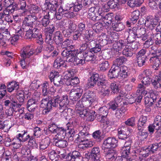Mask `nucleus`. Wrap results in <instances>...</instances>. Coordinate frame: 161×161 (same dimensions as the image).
<instances>
[{"label": "nucleus", "mask_w": 161, "mask_h": 161, "mask_svg": "<svg viewBox=\"0 0 161 161\" xmlns=\"http://www.w3.org/2000/svg\"><path fill=\"white\" fill-rule=\"evenodd\" d=\"M127 68L125 66L120 67L113 64L109 71L108 75L110 79L120 76L123 78L127 77Z\"/></svg>", "instance_id": "1"}, {"label": "nucleus", "mask_w": 161, "mask_h": 161, "mask_svg": "<svg viewBox=\"0 0 161 161\" xmlns=\"http://www.w3.org/2000/svg\"><path fill=\"white\" fill-rule=\"evenodd\" d=\"M54 105L56 107L59 105V108L61 113L64 111L67 108V105L69 104V101L68 97L67 95L61 97L59 95L54 96Z\"/></svg>", "instance_id": "2"}, {"label": "nucleus", "mask_w": 161, "mask_h": 161, "mask_svg": "<svg viewBox=\"0 0 161 161\" xmlns=\"http://www.w3.org/2000/svg\"><path fill=\"white\" fill-rule=\"evenodd\" d=\"M48 97L44 98L42 99L41 101V106L44 108L42 111V114L44 115L47 114L50 112L52 108V106L53 107H56V106L54 105V96L52 97V95L50 96L48 95Z\"/></svg>", "instance_id": "3"}, {"label": "nucleus", "mask_w": 161, "mask_h": 161, "mask_svg": "<svg viewBox=\"0 0 161 161\" xmlns=\"http://www.w3.org/2000/svg\"><path fill=\"white\" fill-rule=\"evenodd\" d=\"M35 53V51L33 48H30V46H28L24 47L21 51V56L22 60L20 61L21 66L23 68H25L26 64L25 59L29 58Z\"/></svg>", "instance_id": "4"}, {"label": "nucleus", "mask_w": 161, "mask_h": 161, "mask_svg": "<svg viewBox=\"0 0 161 161\" xmlns=\"http://www.w3.org/2000/svg\"><path fill=\"white\" fill-rule=\"evenodd\" d=\"M49 77L51 82L53 81V84L55 86H58L64 83V79L61 78L58 72L52 71L50 73Z\"/></svg>", "instance_id": "5"}, {"label": "nucleus", "mask_w": 161, "mask_h": 161, "mask_svg": "<svg viewBox=\"0 0 161 161\" xmlns=\"http://www.w3.org/2000/svg\"><path fill=\"white\" fill-rule=\"evenodd\" d=\"M77 54V50L69 51L67 49L64 50L61 53L62 55L65 58L66 62L69 63H73Z\"/></svg>", "instance_id": "6"}, {"label": "nucleus", "mask_w": 161, "mask_h": 161, "mask_svg": "<svg viewBox=\"0 0 161 161\" xmlns=\"http://www.w3.org/2000/svg\"><path fill=\"white\" fill-rule=\"evenodd\" d=\"M100 9L96 7H91L88 11V17L89 19L94 20L96 19L97 20H100V13L101 10Z\"/></svg>", "instance_id": "7"}, {"label": "nucleus", "mask_w": 161, "mask_h": 161, "mask_svg": "<svg viewBox=\"0 0 161 161\" xmlns=\"http://www.w3.org/2000/svg\"><path fill=\"white\" fill-rule=\"evenodd\" d=\"M117 143L118 141L115 138L109 137L104 141L103 145L104 148L110 149L115 147L117 145Z\"/></svg>", "instance_id": "8"}, {"label": "nucleus", "mask_w": 161, "mask_h": 161, "mask_svg": "<svg viewBox=\"0 0 161 161\" xmlns=\"http://www.w3.org/2000/svg\"><path fill=\"white\" fill-rule=\"evenodd\" d=\"M89 134L88 132H85L84 130H81L78 134L75 142L77 143L87 141L89 139Z\"/></svg>", "instance_id": "9"}, {"label": "nucleus", "mask_w": 161, "mask_h": 161, "mask_svg": "<svg viewBox=\"0 0 161 161\" xmlns=\"http://www.w3.org/2000/svg\"><path fill=\"white\" fill-rule=\"evenodd\" d=\"M129 133L130 131L126 126H122L118 129V137L120 139H124L127 138Z\"/></svg>", "instance_id": "10"}, {"label": "nucleus", "mask_w": 161, "mask_h": 161, "mask_svg": "<svg viewBox=\"0 0 161 161\" xmlns=\"http://www.w3.org/2000/svg\"><path fill=\"white\" fill-rule=\"evenodd\" d=\"M145 32L146 29L144 28L137 27H134L132 28V30H130V33H133L137 38H140L141 39L145 34Z\"/></svg>", "instance_id": "11"}, {"label": "nucleus", "mask_w": 161, "mask_h": 161, "mask_svg": "<svg viewBox=\"0 0 161 161\" xmlns=\"http://www.w3.org/2000/svg\"><path fill=\"white\" fill-rule=\"evenodd\" d=\"M100 157V148L98 147L93 148L89 155L90 158L93 161H97L99 160Z\"/></svg>", "instance_id": "12"}, {"label": "nucleus", "mask_w": 161, "mask_h": 161, "mask_svg": "<svg viewBox=\"0 0 161 161\" xmlns=\"http://www.w3.org/2000/svg\"><path fill=\"white\" fill-rule=\"evenodd\" d=\"M105 154L106 158L108 160L116 161V160L118 156L117 152L116 150L114 149H109Z\"/></svg>", "instance_id": "13"}, {"label": "nucleus", "mask_w": 161, "mask_h": 161, "mask_svg": "<svg viewBox=\"0 0 161 161\" xmlns=\"http://www.w3.org/2000/svg\"><path fill=\"white\" fill-rule=\"evenodd\" d=\"M54 15V14L51 12H48L47 14L44 16L41 22L42 26L45 27H47L50 22V19H53Z\"/></svg>", "instance_id": "14"}, {"label": "nucleus", "mask_w": 161, "mask_h": 161, "mask_svg": "<svg viewBox=\"0 0 161 161\" xmlns=\"http://www.w3.org/2000/svg\"><path fill=\"white\" fill-rule=\"evenodd\" d=\"M126 46V43L123 40H120L117 42L114 43L113 48L116 52L121 51Z\"/></svg>", "instance_id": "15"}, {"label": "nucleus", "mask_w": 161, "mask_h": 161, "mask_svg": "<svg viewBox=\"0 0 161 161\" xmlns=\"http://www.w3.org/2000/svg\"><path fill=\"white\" fill-rule=\"evenodd\" d=\"M147 117L142 115L139 119L137 125V128L138 130H141L142 128H144L147 126Z\"/></svg>", "instance_id": "16"}, {"label": "nucleus", "mask_w": 161, "mask_h": 161, "mask_svg": "<svg viewBox=\"0 0 161 161\" xmlns=\"http://www.w3.org/2000/svg\"><path fill=\"white\" fill-rule=\"evenodd\" d=\"M66 130L61 127L56 133L57 134L55 136L56 140H62L65 138L66 135Z\"/></svg>", "instance_id": "17"}, {"label": "nucleus", "mask_w": 161, "mask_h": 161, "mask_svg": "<svg viewBox=\"0 0 161 161\" xmlns=\"http://www.w3.org/2000/svg\"><path fill=\"white\" fill-rule=\"evenodd\" d=\"M54 42L58 45H61L63 41V36L59 31H57L54 33Z\"/></svg>", "instance_id": "18"}, {"label": "nucleus", "mask_w": 161, "mask_h": 161, "mask_svg": "<svg viewBox=\"0 0 161 161\" xmlns=\"http://www.w3.org/2000/svg\"><path fill=\"white\" fill-rule=\"evenodd\" d=\"M19 28L15 30L16 32L18 33V34L15 35L12 37L10 38L9 40V44L11 43L12 44H13L14 42L17 41L19 38V36H22V35L23 32L22 30L20 27L19 26Z\"/></svg>", "instance_id": "19"}, {"label": "nucleus", "mask_w": 161, "mask_h": 161, "mask_svg": "<svg viewBox=\"0 0 161 161\" xmlns=\"http://www.w3.org/2000/svg\"><path fill=\"white\" fill-rule=\"evenodd\" d=\"M83 56L85 61H93L95 59L94 53L90 50L86 51L83 54Z\"/></svg>", "instance_id": "20"}, {"label": "nucleus", "mask_w": 161, "mask_h": 161, "mask_svg": "<svg viewBox=\"0 0 161 161\" xmlns=\"http://www.w3.org/2000/svg\"><path fill=\"white\" fill-rule=\"evenodd\" d=\"M86 8V5L84 0H76L75 5L73 7L74 11L77 12L82 8Z\"/></svg>", "instance_id": "21"}, {"label": "nucleus", "mask_w": 161, "mask_h": 161, "mask_svg": "<svg viewBox=\"0 0 161 161\" xmlns=\"http://www.w3.org/2000/svg\"><path fill=\"white\" fill-rule=\"evenodd\" d=\"M151 63L153 64V68L155 70H158L161 64L159 58L152 57L150 59Z\"/></svg>", "instance_id": "22"}, {"label": "nucleus", "mask_w": 161, "mask_h": 161, "mask_svg": "<svg viewBox=\"0 0 161 161\" xmlns=\"http://www.w3.org/2000/svg\"><path fill=\"white\" fill-rule=\"evenodd\" d=\"M113 29L117 31H122L125 28V26L121 22H117L113 21L112 23Z\"/></svg>", "instance_id": "23"}, {"label": "nucleus", "mask_w": 161, "mask_h": 161, "mask_svg": "<svg viewBox=\"0 0 161 161\" xmlns=\"http://www.w3.org/2000/svg\"><path fill=\"white\" fill-rule=\"evenodd\" d=\"M88 34H85V38L86 40L88 41L94 39V37H96L97 33L93 29H91L88 30Z\"/></svg>", "instance_id": "24"}, {"label": "nucleus", "mask_w": 161, "mask_h": 161, "mask_svg": "<svg viewBox=\"0 0 161 161\" xmlns=\"http://www.w3.org/2000/svg\"><path fill=\"white\" fill-rule=\"evenodd\" d=\"M82 100L84 102H86L90 105L95 101L93 97L87 93H85L82 97Z\"/></svg>", "instance_id": "25"}, {"label": "nucleus", "mask_w": 161, "mask_h": 161, "mask_svg": "<svg viewBox=\"0 0 161 161\" xmlns=\"http://www.w3.org/2000/svg\"><path fill=\"white\" fill-rule=\"evenodd\" d=\"M72 42V41L69 38H66L61 44V47L63 48H69V49H72L74 47V46L71 44Z\"/></svg>", "instance_id": "26"}, {"label": "nucleus", "mask_w": 161, "mask_h": 161, "mask_svg": "<svg viewBox=\"0 0 161 161\" xmlns=\"http://www.w3.org/2000/svg\"><path fill=\"white\" fill-rule=\"evenodd\" d=\"M127 60V59L124 56H121L116 59L113 62V65L120 67H123L121 65L123 63Z\"/></svg>", "instance_id": "27"}, {"label": "nucleus", "mask_w": 161, "mask_h": 161, "mask_svg": "<svg viewBox=\"0 0 161 161\" xmlns=\"http://www.w3.org/2000/svg\"><path fill=\"white\" fill-rule=\"evenodd\" d=\"M100 14V17L99 18V19H100V20H103V19H105L111 23H112V20L113 19V16L112 15H111V14H107L105 12L103 11L101 12Z\"/></svg>", "instance_id": "28"}, {"label": "nucleus", "mask_w": 161, "mask_h": 161, "mask_svg": "<svg viewBox=\"0 0 161 161\" xmlns=\"http://www.w3.org/2000/svg\"><path fill=\"white\" fill-rule=\"evenodd\" d=\"M140 154L143 157H147L151 153V152L149 146H146L141 148L140 151Z\"/></svg>", "instance_id": "29"}, {"label": "nucleus", "mask_w": 161, "mask_h": 161, "mask_svg": "<svg viewBox=\"0 0 161 161\" xmlns=\"http://www.w3.org/2000/svg\"><path fill=\"white\" fill-rule=\"evenodd\" d=\"M92 136L97 142H100L104 138L102 133L100 130H97L94 132L92 134Z\"/></svg>", "instance_id": "30"}, {"label": "nucleus", "mask_w": 161, "mask_h": 161, "mask_svg": "<svg viewBox=\"0 0 161 161\" xmlns=\"http://www.w3.org/2000/svg\"><path fill=\"white\" fill-rule=\"evenodd\" d=\"M17 138L20 142H25L30 138V136L27 134V131L24 130L23 133H20L17 136Z\"/></svg>", "instance_id": "31"}, {"label": "nucleus", "mask_w": 161, "mask_h": 161, "mask_svg": "<svg viewBox=\"0 0 161 161\" xmlns=\"http://www.w3.org/2000/svg\"><path fill=\"white\" fill-rule=\"evenodd\" d=\"M97 85L102 89L107 87L108 86V80L105 79L101 78L97 82Z\"/></svg>", "instance_id": "32"}, {"label": "nucleus", "mask_w": 161, "mask_h": 161, "mask_svg": "<svg viewBox=\"0 0 161 161\" xmlns=\"http://www.w3.org/2000/svg\"><path fill=\"white\" fill-rule=\"evenodd\" d=\"M161 80V74L158 77V76L155 78L154 79H152L151 80L152 84L155 89H157L161 87V84L159 81Z\"/></svg>", "instance_id": "33"}, {"label": "nucleus", "mask_w": 161, "mask_h": 161, "mask_svg": "<svg viewBox=\"0 0 161 161\" xmlns=\"http://www.w3.org/2000/svg\"><path fill=\"white\" fill-rule=\"evenodd\" d=\"M140 12L138 10L133 11L131 13L130 19L133 23H136L139 18Z\"/></svg>", "instance_id": "34"}, {"label": "nucleus", "mask_w": 161, "mask_h": 161, "mask_svg": "<svg viewBox=\"0 0 161 161\" xmlns=\"http://www.w3.org/2000/svg\"><path fill=\"white\" fill-rule=\"evenodd\" d=\"M98 113L102 118L103 119L108 114V108L106 106H103L100 108L98 110Z\"/></svg>", "instance_id": "35"}, {"label": "nucleus", "mask_w": 161, "mask_h": 161, "mask_svg": "<svg viewBox=\"0 0 161 161\" xmlns=\"http://www.w3.org/2000/svg\"><path fill=\"white\" fill-rule=\"evenodd\" d=\"M80 157H81V154L79 152L74 151L72 152L70 155L68 157V160L70 161H75L76 158Z\"/></svg>", "instance_id": "36"}, {"label": "nucleus", "mask_w": 161, "mask_h": 161, "mask_svg": "<svg viewBox=\"0 0 161 161\" xmlns=\"http://www.w3.org/2000/svg\"><path fill=\"white\" fill-rule=\"evenodd\" d=\"M110 87L111 90L114 93H117L119 90V85L115 82H114L111 83Z\"/></svg>", "instance_id": "37"}, {"label": "nucleus", "mask_w": 161, "mask_h": 161, "mask_svg": "<svg viewBox=\"0 0 161 161\" xmlns=\"http://www.w3.org/2000/svg\"><path fill=\"white\" fill-rule=\"evenodd\" d=\"M106 38H107V36L105 34L101 35L99 36V39L98 40V43L101 47L104 46L108 43L107 40L105 39Z\"/></svg>", "instance_id": "38"}, {"label": "nucleus", "mask_w": 161, "mask_h": 161, "mask_svg": "<svg viewBox=\"0 0 161 161\" xmlns=\"http://www.w3.org/2000/svg\"><path fill=\"white\" fill-rule=\"evenodd\" d=\"M55 142V145L59 147H65L68 145V142L66 140H57Z\"/></svg>", "instance_id": "39"}, {"label": "nucleus", "mask_w": 161, "mask_h": 161, "mask_svg": "<svg viewBox=\"0 0 161 161\" xmlns=\"http://www.w3.org/2000/svg\"><path fill=\"white\" fill-rule=\"evenodd\" d=\"M63 11V8L61 7H60L58 9V11H56L55 12H51L52 13L54 14V18L56 17L58 20L61 19L63 16V14L62 12Z\"/></svg>", "instance_id": "40"}, {"label": "nucleus", "mask_w": 161, "mask_h": 161, "mask_svg": "<svg viewBox=\"0 0 161 161\" xmlns=\"http://www.w3.org/2000/svg\"><path fill=\"white\" fill-rule=\"evenodd\" d=\"M50 144L49 141L47 139H42L40 143V148L42 150L46 148Z\"/></svg>", "instance_id": "41"}, {"label": "nucleus", "mask_w": 161, "mask_h": 161, "mask_svg": "<svg viewBox=\"0 0 161 161\" xmlns=\"http://www.w3.org/2000/svg\"><path fill=\"white\" fill-rule=\"evenodd\" d=\"M61 127H58L55 123L51 124L48 126V128L50 131L53 133H56Z\"/></svg>", "instance_id": "42"}, {"label": "nucleus", "mask_w": 161, "mask_h": 161, "mask_svg": "<svg viewBox=\"0 0 161 161\" xmlns=\"http://www.w3.org/2000/svg\"><path fill=\"white\" fill-rule=\"evenodd\" d=\"M139 130V131L138 132L139 137L142 140L146 139L148 136L147 132L144 130L143 128H142V130Z\"/></svg>", "instance_id": "43"}, {"label": "nucleus", "mask_w": 161, "mask_h": 161, "mask_svg": "<svg viewBox=\"0 0 161 161\" xmlns=\"http://www.w3.org/2000/svg\"><path fill=\"white\" fill-rule=\"evenodd\" d=\"M77 112L80 117H87V114L89 112V109L84 108L81 109H78Z\"/></svg>", "instance_id": "44"}, {"label": "nucleus", "mask_w": 161, "mask_h": 161, "mask_svg": "<svg viewBox=\"0 0 161 161\" xmlns=\"http://www.w3.org/2000/svg\"><path fill=\"white\" fill-rule=\"evenodd\" d=\"M4 105L6 106H10L13 108L17 106V101L14 100H6L4 102Z\"/></svg>", "instance_id": "45"}, {"label": "nucleus", "mask_w": 161, "mask_h": 161, "mask_svg": "<svg viewBox=\"0 0 161 161\" xmlns=\"http://www.w3.org/2000/svg\"><path fill=\"white\" fill-rule=\"evenodd\" d=\"M100 70L103 71H105L109 67V64L107 61H103L99 65Z\"/></svg>", "instance_id": "46"}, {"label": "nucleus", "mask_w": 161, "mask_h": 161, "mask_svg": "<svg viewBox=\"0 0 161 161\" xmlns=\"http://www.w3.org/2000/svg\"><path fill=\"white\" fill-rule=\"evenodd\" d=\"M75 92H74L72 90L69 92L70 99L73 101L77 100L81 97Z\"/></svg>", "instance_id": "47"}, {"label": "nucleus", "mask_w": 161, "mask_h": 161, "mask_svg": "<svg viewBox=\"0 0 161 161\" xmlns=\"http://www.w3.org/2000/svg\"><path fill=\"white\" fill-rule=\"evenodd\" d=\"M123 54L126 56L130 57L133 55L134 53L130 48L125 47L123 51Z\"/></svg>", "instance_id": "48"}, {"label": "nucleus", "mask_w": 161, "mask_h": 161, "mask_svg": "<svg viewBox=\"0 0 161 161\" xmlns=\"http://www.w3.org/2000/svg\"><path fill=\"white\" fill-rule=\"evenodd\" d=\"M22 154L25 156V157H27L28 160H29V158L30 157L31 152L30 150L27 147H23L21 150Z\"/></svg>", "instance_id": "49"}, {"label": "nucleus", "mask_w": 161, "mask_h": 161, "mask_svg": "<svg viewBox=\"0 0 161 161\" xmlns=\"http://www.w3.org/2000/svg\"><path fill=\"white\" fill-rule=\"evenodd\" d=\"M2 38L7 43L9 44V40L11 37L8 31L3 32Z\"/></svg>", "instance_id": "50"}, {"label": "nucleus", "mask_w": 161, "mask_h": 161, "mask_svg": "<svg viewBox=\"0 0 161 161\" xmlns=\"http://www.w3.org/2000/svg\"><path fill=\"white\" fill-rule=\"evenodd\" d=\"M130 147H124L122 148V156L125 157H128L130 154Z\"/></svg>", "instance_id": "51"}, {"label": "nucleus", "mask_w": 161, "mask_h": 161, "mask_svg": "<svg viewBox=\"0 0 161 161\" xmlns=\"http://www.w3.org/2000/svg\"><path fill=\"white\" fill-rule=\"evenodd\" d=\"M49 157L52 161H56L58 160V155L55 151L53 150L49 153Z\"/></svg>", "instance_id": "52"}, {"label": "nucleus", "mask_w": 161, "mask_h": 161, "mask_svg": "<svg viewBox=\"0 0 161 161\" xmlns=\"http://www.w3.org/2000/svg\"><path fill=\"white\" fill-rule=\"evenodd\" d=\"M45 42L49 45H51L53 44L54 41V37L53 38L52 34H47L45 39Z\"/></svg>", "instance_id": "53"}, {"label": "nucleus", "mask_w": 161, "mask_h": 161, "mask_svg": "<svg viewBox=\"0 0 161 161\" xmlns=\"http://www.w3.org/2000/svg\"><path fill=\"white\" fill-rule=\"evenodd\" d=\"M135 123L136 120L135 118L134 117H132L129 119L127 121L125 122L126 125L131 127H133L135 125Z\"/></svg>", "instance_id": "54"}, {"label": "nucleus", "mask_w": 161, "mask_h": 161, "mask_svg": "<svg viewBox=\"0 0 161 161\" xmlns=\"http://www.w3.org/2000/svg\"><path fill=\"white\" fill-rule=\"evenodd\" d=\"M85 60L84 59L78 58L77 56L75 57L73 63L74 65H82L85 63Z\"/></svg>", "instance_id": "55"}, {"label": "nucleus", "mask_w": 161, "mask_h": 161, "mask_svg": "<svg viewBox=\"0 0 161 161\" xmlns=\"http://www.w3.org/2000/svg\"><path fill=\"white\" fill-rule=\"evenodd\" d=\"M103 26H104L102 24V23L98 22L95 24L93 26V29H94L96 32L97 33L100 30H102Z\"/></svg>", "instance_id": "56"}, {"label": "nucleus", "mask_w": 161, "mask_h": 161, "mask_svg": "<svg viewBox=\"0 0 161 161\" xmlns=\"http://www.w3.org/2000/svg\"><path fill=\"white\" fill-rule=\"evenodd\" d=\"M110 90L108 88L106 87L101 89L100 92L101 95L103 97H108L109 94Z\"/></svg>", "instance_id": "57"}, {"label": "nucleus", "mask_w": 161, "mask_h": 161, "mask_svg": "<svg viewBox=\"0 0 161 161\" xmlns=\"http://www.w3.org/2000/svg\"><path fill=\"white\" fill-rule=\"evenodd\" d=\"M81 36H82L81 33L78 31H75L73 35V40L75 41L81 40Z\"/></svg>", "instance_id": "58"}, {"label": "nucleus", "mask_w": 161, "mask_h": 161, "mask_svg": "<svg viewBox=\"0 0 161 161\" xmlns=\"http://www.w3.org/2000/svg\"><path fill=\"white\" fill-rule=\"evenodd\" d=\"M79 82V80L78 78L77 77H75L71 78L69 80V83H68L67 85L73 86L78 84Z\"/></svg>", "instance_id": "59"}, {"label": "nucleus", "mask_w": 161, "mask_h": 161, "mask_svg": "<svg viewBox=\"0 0 161 161\" xmlns=\"http://www.w3.org/2000/svg\"><path fill=\"white\" fill-rule=\"evenodd\" d=\"M95 113V111H92V112H89L87 117L86 119L90 121H93L96 117V114L94 115Z\"/></svg>", "instance_id": "60"}, {"label": "nucleus", "mask_w": 161, "mask_h": 161, "mask_svg": "<svg viewBox=\"0 0 161 161\" xmlns=\"http://www.w3.org/2000/svg\"><path fill=\"white\" fill-rule=\"evenodd\" d=\"M148 146L152 153H154L155 151H157L158 148V144L157 143H153Z\"/></svg>", "instance_id": "61"}, {"label": "nucleus", "mask_w": 161, "mask_h": 161, "mask_svg": "<svg viewBox=\"0 0 161 161\" xmlns=\"http://www.w3.org/2000/svg\"><path fill=\"white\" fill-rule=\"evenodd\" d=\"M137 58V62L138 65L141 67L144 64L145 62V60L147 58H141V57H136Z\"/></svg>", "instance_id": "62"}, {"label": "nucleus", "mask_w": 161, "mask_h": 161, "mask_svg": "<svg viewBox=\"0 0 161 161\" xmlns=\"http://www.w3.org/2000/svg\"><path fill=\"white\" fill-rule=\"evenodd\" d=\"M33 27L30 26V25L23 22L22 28L24 31H26L31 30Z\"/></svg>", "instance_id": "63"}, {"label": "nucleus", "mask_w": 161, "mask_h": 161, "mask_svg": "<svg viewBox=\"0 0 161 161\" xmlns=\"http://www.w3.org/2000/svg\"><path fill=\"white\" fill-rule=\"evenodd\" d=\"M90 50L94 53H97L101 50V46L99 43H97L92 48H91Z\"/></svg>", "instance_id": "64"}]
</instances>
